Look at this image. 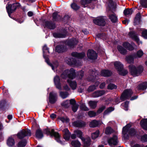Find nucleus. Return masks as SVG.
I'll return each mask as SVG.
<instances>
[{"mask_svg": "<svg viewBox=\"0 0 147 147\" xmlns=\"http://www.w3.org/2000/svg\"><path fill=\"white\" fill-rule=\"evenodd\" d=\"M75 70L73 68L65 70L61 75V77L63 78H68L69 79L67 80V82L73 90L76 88L77 83L76 82L72 81L71 80L73 79L75 77Z\"/></svg>", "mask_w": 147, "mask_h": 147, "instance_id": "obj_1", "label": "nucleus"}, {"mask_svg": "<svg viewBox=\"0 0 147 147\" xmlns=\"http://www.w3.org/2000/svg\"><path fill=\"white\" fill-rule=\"evenodd\" d=\"M72 56L75 58H67L65 60V62L70 65H74L77 66H80L81 64V62L79 60L77 61L76 59H81L83 58L85 56L84 52L79 53L76 52L72 53Z\"/></svg>", "mask_w": 147, "mask_h": 147, "instance_id": "obj_2", "label": "nucleus"}, {"mask_svg": "<svg viewBox=\"0 0 147 147\" xmlns=\"http://www.w3.org/2000/svg\"><path fill=\"white\" fill-rule=\"evenodd\" d=\"M131 125L127 124L123 128L122 133L125 138L128 139L130 136L134 135L136 133L135 130L133 128H130Z\"/></svg>", "mask_w": 147, "mask_h": 147, "instance_id": "obj_3", "label": "nucleus"}, {"mask_svg": "<svg viewBox=\"0 0 147 147\" xmlns=\"http://www.w3.org/2000/svg\"><path fill=\"white\" fill-rule=\"evenodd\" d=\"M129 71L131 74L134 76H138L142 72L143 68L141 65H139L136 67L133 65H130L129 66Z\"/></svg>", "mask_w": 147, "mask_h": 147, "instance_id": "obj_4", "label": "nucleus"}, {"mask_svg": "<svg viewBox=\"0 0 147 147\" xmlns=\"http://www.w3.org/2000/svg\"><path fill=\"white\" fill-rule=\"evenodd\" d=\"M42 49L43 51V57L45 59V61L51 67L52 69L55 71V68H56L58 65V63H57L56 64H52L49 63V59L47 56L49 53V49L47 47L46 45H45L43 46Z\"/></svg>", "mask_w": 147, "mask_h": 147, "instance_id": "obj_5", "label": "nucleus"}, {"mask_svg": "<svg viewBox=\"0 0 147 147\" xmlns=\"http://www.w3.org/2000/svg\"><path fill=\"white\" fill-rule=\"evenodd\" d=\"M31 130L28 129H23L20 130L17 135L18 138L22 139L26 136H31Z\"/></svg>", "mask_w": 147, "mask_h": 147, "instance_id": "obj_6", "label": "nucleus"}, {"mask_svg": "<svg viewBox=\"0 0 147 147\" xmlns=\"http://www.w3.org/2000/svg\"><path fill=\"white\" fill-rule=\"evenodd\" d=\"M20 6V4L18 3H14L12 4L8 3L6 6V9L7 10L10 11L11 13H13Z\"/></svg>", "mask_w": 147, "mask_h": 147, "instance_id": "obj_7", "label": "nucleus"}, {"mask_svg": "<svg viewBox=\"0 0 147 147\" xmlns=\"http://www.w3.org/2000/svg\"><path fill=\"white\" fill-rule=\"evenodd\" d=\"M133 94L132 90L131 89L126 90L121 95V99L123 101L126 99H129Z\"/></svg>", "mask_w": 147, "mask_h": 147, "instance_id": "obj_8", "label": "nucleus"}, {"mask_svg": "<svg viewBox=\"0 0 147 147\" xmlns=\"http://www.w3.org/2000/svg\"><path fill=\"white\" fill-rule=\"evenodd\" d=\"M57 94L56 92H52L49 94V101L51 104L55 103L57 100Z\"/></svg>", "mask_w": 147, "mask_h": 147, "instance_id": "obj_9", "label": "nucleus"}, {"mask_svg": "<svg viewBox=\"0 0 147 147\" xmlns=\"http://www.w3.org/2000/svg\"><path fill=\"white\" fill-rule=\"evenodd\" d=\"M93 22L95 24L99 26H104L105 24V19L102 17H98L94 20Z\"/></svg>", "mask_w": 147, "mask_h": 147, "instance_id": "obj_10", "label": "nucleus"}, {"mask_svg": "<svg viewBox=\"0 0 147 147\" xmlns=\"http://www.w3.org/2000/svg\"><path fill=\"white\" fill-rule=\"evenodd\" d=\"M108 142L111 147L117 145L118 143L117 136L116 135H114L112 138L109 139Z\"/></svg>", "mask_w": 147, "mask_h": 147, "instance_id": "obj_11", "label": "nucleus"}, {"mask_svg": "<svg viewBox=\"0 0 147 147\" xmlns=\"http://www.w3.org/2000/svg\"><path fill=\"white\" fill-rule=\"evenodd\" d=\"M48 134H51L52 135H53L55 137V140L57 142L60 143L61 144H64V143L62 141H61L59 139L60 136L58 133L54 132L53 129H52L51 131L50 132L49 131Z\"/></svg>", "mask_w": 147, "mask_h": 147, "instance_id": "obj_12", "label": "nucleus"}, {"mask_svg": "<svg viewBox=\"0 0 147 147\" xmlns=\"http://www.w3.org/2000/svg\"><path fill=\"white\" fill-rule=\"evenodd\" d=\"M87 55L88 58L90 59H95L97 58V54L92 50H89Z\"/></svg>", "mask_w": 147, "mask_h": 147, "instance_id": "obj_13", "label": "nucleus"}, {"mask_svg": "<svg viewBox=\"0 0 147 147\" xmlns=\"http://www.w3.org/2000/svg\"><path fill=\"white\" fill-rule=\"evenodd\" d=\"M32 125V133L35 132V137L37 138V123L36 119L33 118L31 120Z\"/></svg>", "mask_w": 147, "mask_h": 147, "instance_id": "obj_14", "label": "nucleus"}, {"mask_svg": "<svg viewBox=\"0 0 147 147\" xmlns=\"http://www.w3.org/2000/svg\"><path fill=\"white\" fill-rule=\"evenodd\" d=\"M44 24L45 27L50 29H53L55 28V24L51 21H45Z\"/></svg>", "mask_w": 147, "mask_h": 147, "instance_id": "obj_15", "label": "nucleus"}, {"mask_svg": "<svg viewBox=\"0 0 147 147\" xmlns=\"http://www.w3.org/2000/svg\"><path fill=\"white\" fill-rule=\"evenodd\" d=\"M54 82L56 87L59 90L61 89L59 78L58 76H56L54 79Z\"/></svg>", "mask_w": 147, "mask_h": 147, "instance_id": "obj_16", "label": "nucleus"}, {"mask_svg": "<svg viewBox=\"0 0 147 147\" xmlns=\"http://www.w3.org/2000/svg\"><path fill=\"white\" fill-rule=\"evenodd\" d=\"M90 77L88 78V80L89 81L93 82L94 79L96 78L98 73L96 71L94 70V71H90Z\"/></svg>", "mask_w": 147, "mask_h": 147, "instance_id": "obj_17", "label": "nucleus"}, {"mask_svg": "<svg viewBox=\"0 0 147 147\" xmlns=\"http://www.w3.org/2000/svg\"><path fill=\"white\" fill-rule=\"evenodd\" d=\"M129 35L134 40L138 45L142 43L140 41L138 37L134 32H130L129 33Z\"/></svg>", "mask_w": 147, "mask_h": 147, "instance_id": "obj_18", "label": "nucleus"}, {"mask_svg": "<svg viewBox=\"0 0 147 147\" xmlns=\"http://www.w3.org/2000/svg\"><path fill=\"white\" fill-rule=\"evenodd\" d=\"M120 102L119 99L118 98H116L114 100L110 98L106 101V103L108 104L109 103H111L112 104L115 105L118 104Z\"/></svg>", "mask_w": 147, "mask_h": 147, "instance_id": "obj_19", "label": "nucleus"}, {"mask_svg": "<svg viewBox=\"0 0 147 147\" xmlns=\"http://www.w3.org/2000/svg\"><path fill=\"white\" fill-rule=\"evenodd\" d=\"M78 42V40L76 38H73L68 40L67 42V44L71 47H73L77 45Z\"/></svg>", "mask_w": 147, "mask_h": 147, "instance_id": "obj_20", "label": "nucleus"}, {"mask_svg": "<svg viewBox=\"0 0 147 147\" xmlns=\"http://www.w3.org/2000/svg\"><path fill=\"white\" fill-rule=\"evenodd\" d=\"M105 91L103 90L97 91L94 92L92 94V96L94 97H98L104 94Z\"/></svg>", "mask_w": 147, "mask_h": 147, "instance_id": "obj_21", "label": "nucleus"}, {"mask_svg": "<svg viewBox=\"0 0 147 147\" xmlns=\"http://www.w3.org/2000/svg\"><path fill=\"white\" fill-rule=\"evenodd\" d=\"M135 45L134 43H132L131 45H130L127 42L124 43L123 44V46L125 48L129 50H132L134 49L133 46Z\"/></svg>", "mask_w": 147, "mask_h": 147, "instance_id": "obj_22", "label": "nucleus"}, {"mask_svg": "<svg viewBox=\"0 0 147 147\" xmlns=\"http://www.w3.org/2000/svg\"><path fill=\"white\" fill-rule=\"evenodd\" d=\"M102 123V122L100 121L94 120L90 122V126L91 127H94L98 126L101 125Z\"/></svg>", "mask_w": 147, "mask_h": 147, "instance_id": "obj_23", "label": "nucleus"}, {"mask_svg": "<svg viewBox=\"0 0 147 147\" xmlns=\"http://www.w3.org/2000/svg\"><path fill=\"white\" fill-rule=\"evenodd\" d=\"M63 138L66 140H68L70 138V133L67 129H65L63 131Z\"/></svg>", "mask_w": 147, "mask_h": 147, "instance_id": "obj_24", "label": "nucleus"}, {"mask_svg": "<svg viewBox=\"0 0 147 147\" xmlns=\"http://www.w3.org/2000/svg\"><path fill=\"white\" fill-rule=\"evenodd\" d=\"M114 65L117 71H120L123 68V65L119 61H116L114 62Z\"/></svg>", "mask_w": 147, "mask_h": 147, "instance_id": "obj_25", "label": "nucleus"}, {"mask_svg": "<svg viewBox=\"0 0 147 147\" xmlns=\"http://www.w3.org/2000/svg\"><path fill=\"white\" fill-rule=\"evenodd\" d=\"M112 74V72L108 70H102L101 71L100 75L104 77H108L110 76Z\"/></svg>", "mask_w": 147, "mask_h": 147, "instance_id": "obj_26", "label": "nucleus"}, {"mask_svg": "<svg viewBox=\"0 0 147 147\" xmlns=\"http://www.w3.org/2000/svg\"><path fill=\"white\" fill-rule=\"evenodd\" d=\"M7 143L9 146L12 147L15 144L14 140L12 137H9L7 140Z\"/></svg>", "mask_w": 147, "mask_h": 147, "instance_id": "obj_27", "label": "nucleus"}, {"mask_svg": "<svg viewBox=\"0 0 147 147\" xmlns=\"http://www.w3.org/2000/svg\"><path fill=\"white\" fill-rule=\"evenodd\" d=\"M73 125L76 127H83L85 126L86 124L84 122L82 121H77L73 123Z\"/></svg>", "mask_w": 147, "mask_h": 147, "instance_id": "obj_28", "label": "nucleus"}, {"mask_svg": "<svg viewBox=\"0 0 147 147\" xmlns=\"http://www.w3.org/2000/svg\"><path fill=\"white\" fill-rule=\"evenodd\" d=\"M140 124L142 128L147 130V119H144L141 120Z\"/></svg>", "mask_w": 147, "mask_h": 147, "instance_id": "obj_29", "label": "nucleus"}, {"mask_svg": "<svg viewBox=\"0 0 147 147\" xmlns=\"http://www.w3.org/2000/svg\"><path fill=\"white\" fill-rule=\"evenodd\" d=\"M97 0H81L80 3L84 7L87 6V5L91 3L92 1H96Z\"/></svg>", "mask_w": 147, "mask_h": 147, "instance_id": "obj_30", "label": "nucleus"}, {"mask_svg": "<svg viewBox=\"0 0 147 147\" xmlns=\"http://www.w3.org/2000/svg\"><path fill=\"white\" fill-rule=\"evenodd\" d=\"M144 53L141 50L138 51L136 54H133V56L134 58H138L141 57L143 55Z\"/></svg>", "mask_w": 147, "mask_h": 147, "instance_id": "obj_31", "label": "nucleus"}, {"mask_svg": "<svg viewBox=\"0 0 147 147\" xmlns=\"http://www.w3.org/2000/svg\"><path fill=\"white\" fill-rule=\"evenodd\" d=\"M52 16L53 21H58L61 19V17L56 12L53 13Z\"/></svg>", "mask_w": 147, "mask_h": 147, "instance_id": "obj_32", "label": "nucleus"}, {"mask_svg": "<svg viewBox=\"0 0 147 147\" xmlns=\"http://www.w3.org/2000/svg\"><path fill=\"white\" fill-rule=\"evenodd\" d=\"M134 59H135L133 56V54L127 56L126 57V60L127 62L129 63H133Z\"/></svg>", "mask_w": 147, "mask_h": 147, "instance_id": "obj_33", "label": "nucleus"}, {"mask_svg": "<svg viewBox=\"0 0 147 147\" xmlns=\"http://www.w3.org/2000/svg\"><path fill=\"white\" fill-rule=\"evenodd\" d=\"M99 84L98 82H96L95 83V85L90 86L88 89V91L89 92L93 91L96 89V87L98 86Z\"/></svg>", "mask_w": 147, "mask_h": 147, "instance_id": "obj_34", "label": "nucleus"}, {"mask_svg": "<svg viewBox=\"0 0 147 147\" xmlns=\"http://www.w3.org/2000/svg\"><path fill=\"white\" fill-rule=\"evenodd\" d=\"M54 37L57 38H64L66 36L65 33L62 34L60 33H54L53 34Z\"/></svg>", "mask_w": 147, "mask_h": 147, "instance_id": "obj_35", "label": "nucleus"}, {"mask_svg": "<svg viewBox=\"0 0 147 147\" xmlns=\"http://www.w3.org/2000/svg\"><path fill=\"white\" fill-rule=\"evenodd\" d=\"M84 142V146L86 147H88L90 144V140L89 138L85 139L84 138V140H82Z\"/></svg>", "mask_w": 147, "mask_h": 147, "instance_id": "obj_36", "label": "nucleus"}, {"mask_svg": "<svg viewBox=\"0 0 147 147\" xmlns=\"http://www.w3.org/2000/svg\"><path fill=\"white\" fill-rule=\"evenodd\" d=\"M139 90H144L147 88V82H145L139 85L138 87Z\"/></svg>", "mask_w": 147, "mask_h": 147, "instance_id": "obj_37", "label": "nucleus"}, {"mask_svg": "<svg viewBox=\"0 0 147 147\" xmlns=\"http://www.w3.org/2000/svg\"><path fill=\"white\" fill-rule=\"evenodd\" d=\"M74 133L78 137L80 138L82 140H83L84 138L82 136V133L80 130H75Z\"/></svg>", "mask_w": 147, "mask_h": 147, "instance_id": "obj_38", "label": "nucleus"}, {"mask_svg": "<svg viewBox=\"0 0 147 147\" xmlns=\"http://www.w3.org/2000/svg\"><path fill=\"white\" fill-rule=\"evenodd\" d=\"M117 48L118 51L121 54L125 55L127 51L126 50L123 48L121 46H118Z\"/></svg>", "mask_w": 147, "mask_h": 147, "instance_id": "obj_39", "label": "nucleus"}, {"mask_svg": "<svg viewBox=\"0 0 147 147\" xmlns=\"http://www.w3.org/2000/svg\"><path fill=\"white\" fill-rule=\"evenodd\" d=\"M109 17L111 21L113 22H115L117 20V17L115 14L110 15Z\"/></svg>", "mask_w": 147, "mask_h": 147, "instance_id": "obj_40", "label": "nucleus"}, {"mask_svg": "<svg viewBox=\"0 0 147 147\" xmlns=\"http://www.w3.org/2000/svg\"><path fill=\"white\" fill-rule=\"evenodd\" d=\"M26 140L25 139H23L18 142V147H24L26 146Z\"/></svg>", "mask_w": 147, "mask_h": 147, "instance_id": "obj_41", "label": "nucleus"}, {"mask_svg": "<svg viewBox=\"0 0 147 147\" xmlns=\"http://www.w3.org/2000/svg\"><path fill=\"white\" fill-rule=\"evenodd\" d=\"M141 15L140 13H137L135 17V19L134 22V24L135 25L138 24L139 23L141 18Z\"/></svg>", "mask_w": 147, "mask_h": 147, "instance_id": "obj_42", "label": "nucleus"}, {"mask_svg": "<svg viewBox=\"0 0 147 147\" xmlns=\"http://www.w3.org/2000/svg\"><path fill=\"white\" fill-rule=\"evenodd\" d=\"M97 102L96 101H90L88 102L89 106L92 109L95 108L97 105Z\"/></svg>", "mask_w": 147, "mask_h": 147, "instance_id": "obj_43", "label": "nucleus"}, {"mask_svg": "<svg viewBox=\"0 0 147 147\" xmlns=\"http://www.w3.org/2000/svg\"><path fill=\"white\" fill-rule=\"evenodd\" d=\"M43 137V135L41 130L37 127V139H40Z\"/></svg>", "mask_w": 147, "mask_h": 147, "instance_id": "obj_44", "label": "nucleus"}, {"mask_svg": "<svg viewBox=\"0 0 147 147\" xmlns=\"http://www.w3.org/2000/svg\"><path fill=\"white\" fill-rule=\"evenodd\" d=\"M71 145L74 147H80L81 146L80 143L77 140H74L72 141Z\"/></svg>", "mask_w": 147, "mask_h": 147, "instance_id": "obj_45", "label": "nucleus"}, {"mask_svg": "<svg viewBox=\"0 0 147 147\" xmlns=\"http://www.w3.org/2000/svg\"><path fill=\"white\" fill-rule=\"evenodd\" d=\"M55 51L59 53L64 52V47L62 45H58L56 47Z\"/></svg>", "mask_w": 147, "mask_h": 147, "instance_id": "obj_46", "label": "nucleus"}, {"mask_svg": "<svg viewBox=\"0 0 147 147\" xmlns=\"http://www.w3.org/2000/svg\"><path fill=\"white\" fill-rule=\"evenodd\" d=\"M6 103V101L5 100H2L0 101V109L2 110L5 109L4 107Z\"/></svg>", "mask_w": 147, "mask_h": 147, "instance_id": "obj_47", "label": "nucleus"}, {"mask_svg": "<svg viewBox=\"0 0 147 147\" xmlns=\"http://www.w3.org/2000/svg\"><path fill=\"white\" fill-rule=\"evenodd\" d=\"M59 94L60 96L63 99L67 98L69 95L67 92H64L61 91L60 92Z\"/></svg>", "mask_w": 147, "mask_h": 147, "instance_id": "obj_48", "label": "nucleus"}, {"mask_svg": "<svg viewBox=\"0 0 147 147\" xmlns=\"http://www.w3.org/2000/svg\"><path fill=\"white\" fill-rule=\"evenodd\" d=\"M133 10L132 9H125L123 13L125 15H130L133 12Z\"/></svg>", "mask_w": 147, "mask_h": 147, "instance_id": "obj_49", "label": "nucleus"}, {"mask_svg": "<svg viewBox=\"0 0 147 147\" xmlns=\"http://www.w3.org/2000/svg\"><path fill=\"white\" fill-rule=\"evenodd\" d=\"M71 7L73 10H78L80 7L79 6L74 3H73L71 5Z\"/></svg>", "mask_w": 147, "mask_h": 147, "instance_id": "obj_50", "label": "nucleus"}, {"mask_svg": "<svg viewBox=\"0 0 147 147\" xmlns=\"http://www.w3.org/2000/svg\"><path fill=\"white\" fill-rule=\"evenodd\" d=\"M114 109V108L112 107H110L108 108L104 112V115H106L110 113Z\"/></svg>", "mask_w": 147, "mask_h": 147, "instance_id": "obj_51", "label": "nucleus"}, {"mask_svg": "<svg viewBox=\"0 0 147 147\" xmlns=\"http://www.w3.org/2000/svg\"><path fill=\"white\" fill-rule=\"evenodd\" d=\"M113 129L109 127H107L106 128L105 133L107 134H111L113 132Z\"/></svg>", "mask_w": 147, "mask_h": 147, "instance_id": "obj_52", "label": "nucleus"}, {"mask_svg": "<svg viewBox=\"0 0 147 147\" xmlns=\"http://www.w3.org/2000/svg\"><path fill=\"white\" fill-rule=\"evenodd\" d=\"M99 130H97L95 132L92 134V138L93 139H95L97 138L99 136Z\"/></svg>", "mask_w": 147, "mask_h": 147, "instance_id": "obj_53", "label": "nucleus"}, {"mask_svg": "<svg viewBox=\"0 0 147 147\" xmlns=\"http://www.w3.org/2000/svg\"><path fill=\"white\" fill-rule=\"evenodd\" d=\"M140 3L143 7H147V0H141Z\"/></svg>", "mask_w": 147, "mask_h": 147, "instance_id": "obj_54", "label": "nucleus"}, {"mask_svg": "<svg viewBox=\"0 0 147 147\" xmlns=\"http://www.w3.org/2000/svg\"><path fill=\"white\" fill-rule=\"evenodd\" d=\"M65 108H68L70 106L69 101L67 100L63 102L61 104Z\"/></svg>", "mask_w": 147, "mask_h": 147, "instance_id": "obj_55", "label": "nucleus"}, {"mask_svg": "<svg viewBox=\"0 0 147 147\" xmlns=\"http://www.w3.org/2000/svg\"><path fill=\"white\" fill-rule=\"evenodd\" d=\"M123 68L121 69L120 71H118L119 73V74L122 76H125L128 73L127 70H123Z\"/></svg>", "mask_w": 147, "mask_h": 147, "instance_id": "obj_56", "label": "nucleus"}, {"mask_svg": "<svg viewBox=\"0 0 147 147\" xmlns=\"http://www.w3.org/2000/svg\"><path fill=\"white\" fill-rule=\"evenodd\" d=\"M129 104V102L126 101L125 102L121 104V106L123 107L124 110L126 111L128 110V105Z\"/></svg>", "mask_w": 147, "mask_h": 147, "instance_id": "obj_57", "label": "nucleus"}, {"mask_svg": "<svg viewBox=\"0 0 147 147\" xmlns=\"http://www.w3.org/2000/svg\"><path fill=\"white\" fill-rule=\"evenodd\" d=\"M81 110L84 111H88L89 109L85 105V104L83 103L81 104L80 107Z\"/></svg>", "mask_w": 147, "mask_h": 147, "instance_id": "obj_58", "label": "nucleus"}, {"mask_svg": "<svg viewBox=\"0 0 147 147\" xmlns=\"http://www.w3.org/2000/svg\"><path fill=\"white\" fill-rule=\"evenodd\" d=\"M59 119L63 122L68 123L69 121V119L67 117H60Z\"/></svg>", "mask_w": 147, "mask_h": 147, "instance_id": "obj_59", "label": "nucleus"}, {"mask_svg": "<svg viewBox=\"0 0 147 147\" xmlns=\"http://www.w3.org/2000/svg\"><path fill=\"white\" fill-rule=\"evenodd\" d=\"M79 107V105L78 104H75L72 106V109L74 112H76L77 110Z\"/></svg>", "mask_w": 147, "mask_h": 147, "instance_id": "obj_60", "label": "nucleus"}, {"mask_svg": "<svg viewBox=\"0 0 147 147\" xmlns=\"http://www.w3.org/2000/svg\"><path fill=\"white\" fill-rule=\"evenodd\" d=\"M88 115L90 117H93L96 115V113L94 111H90L88 112Z\"/></svg>", "mask_w": 147, "mask_h": 147, "instance_id": "obj_61", "label": "nucleus"}, {"mask_svg": "<svg viewBox=\"0 0 147 147\" xmlns=\"http://www.w3.org/2000/svg\"><path fill=\"white\" fill-rule=\"evenodd\" d=\"M117 86L113 84H109L107 87L108 89L112 90L114 89H116Z\"/></svg>", "mask_w": 147, "mask_h": 147, "instance_id": "obj_62", "label": "nucleus"}, {"mask_svg": "<svg viewBox=\"0 0 147 147\" xmlns=\"http://www.w3.org/2000/svg\"><path fill=\"white\" fill-rule=\"evenodd\" d=\"M141 140L143 142H147V135L144 134L142 136L141 138Z\"/></svg>", "mask_w": 147, "mask_h": 147, "instance_id": "obj_63", "label": "nucleus"}, {"mask_svg": "<svg viewBox=\"0 0 147 147\" xmlns=\"http://www.w3.org/2000/svg\"><path fill=\"white\" fill-rule=\"evenodd\" d=\"M142 35L144 38H147V30H144L142 32Z\"/></svg>", "mask_w": 147, "mask_h": 147, "instance_id": "obj_64", "label": "nucleus"}]
</instances>
